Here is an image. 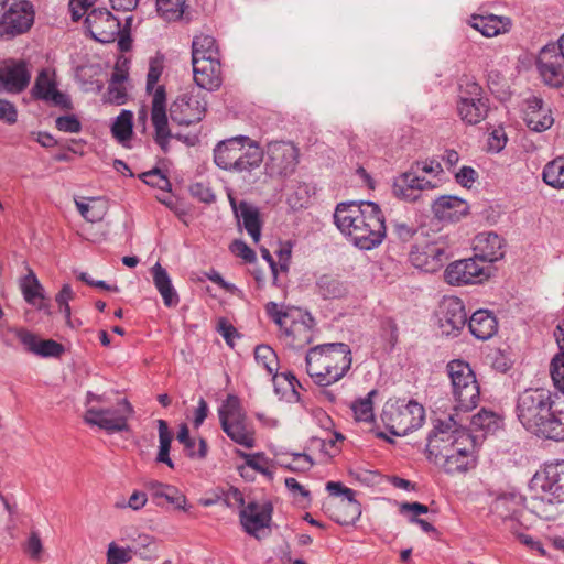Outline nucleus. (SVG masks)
<instances>
[{
    "instance_id": "obj_41",
    "label": "nucleus",
    "mask_w": 564,
    "mask_h": 564,
    "mask_svg": "<svg viewBox=\"0 0 564 564\" xmlns=\"http://www.w3.org/2000/svg\"><path fill=\"white\" fill-rule=\"evenodd\" d=\"M159 430V452L156 455V462L167 465L170 468H174V463L170 457L171 443L173 434L169 429L167 422L164 420H158Z\"/></svg>"
},
{
    "instance_id": "obj_42",
    "label": "nucleus",
    "mask_w": 564,
    "mask_h": 564,
    "mask_svg": "<svg viewBox=\"0 0 564 564\" xmlns=\"http://www.w3.org/2000/svg\"><path fill=\"white\" fill-rule=\"evenodd\" d=\"M176 438L181 444L184 445L188 457L199 459L206 457L207 442L205 441V438L200 437L198 441V449L196 451V441L189 436V430L185 423L181 424Z\"/></svg>"
},
{
    "instance_id": "obj_9",
    "label": "nucleus",
    "mask_w": 564,
    "mask_h": 564,
    "mask_svg": "<svg viewBox=\"0 0 564 564\" xmlns=\"http://www.w3.org/2000/svg\"><path fill=\"white\" fill-rule=\"evenodd\" d=\"M536 68L545 85L554 88L564 85V33L556 43L546 44L540 51Z\"/></svg>"
},
{
    "instance_id": "obj_14",
    "label": "nucleus",
    "mask_w": 564,
    "mask_h": 564,
    "mask_svg": "<svg viewBox=\"0 0 564 564\" xmlns=\"http://www.w3.org/2000/svg\"><path fill=\"white\" fill-rule=\"evenodd\" d=\"M34 15L30 1L12 2L0 19V40H10L29 31L34 23Z\"/></svg>"
},
{
    "instance_id": "obj_2",
    "label": "nucleus",
    "mask_w": 564,
    "mask_h": 564,
    "mask_svg": "<svg viewBox=\"0 0 564 564\" xmlns=\"http://www.w3.org/2000/svg\"><path fill=\"white\" fill-rule=\"evenodd\" d=\"M337 228L359 249L371 250L386 237L384 216L373 202H348L337 205L334 213Z\"/></svg>"
},
{
    "instance_id": "obj_59",
    "label": "nucleus",
    "mask_w": 564,
    "mask_h": 564,
    "mask_svg": "<svg viewBox=\"0 0 564 564\" xmlns=\"http://www.w3.org/2000/svg\"><path fill=\"white\" fill-rule=\"evenodd\" d=\"M230 251L237 257L242 258L246 262L256 261V252L242 240H234L229 247Z\"/></svg>"
},
{
    "instance_id": "obj_31",
    "label": "nucleus",
    "mask_w": 564,
    "mask_h": 564,
    "mask_svg": "<svg viewBox=\"0 0 564 564\" xmlns=\"http://www.w3.org/2000/svg\"><path fill=\"white\" fill-rule=\"evenodd\" d=\"M144 487L150 492L156 506H163L162 500H164L175 509L185 510L186 497L175 486L150 480L144 484Z\"/></svg>"
},
{
    "instance_id": "obj_56",
    "label": "nucleus",
    "mask_w": 564,
    "mask_h": 564,
    "mask_svg": "<svg viewBox=\"0 0 564 564\" xmlns=\"http://www.w3.org/2000/svg\"><path fill=\"white\" fill-rule=\"evenodd\" d=\"M189 193L193 197L205 204L214 203L216 198L212 188L207 184L200 182L192 184L189 186Z\"/></svg>"
},
{
    "instance_id": "obj_30",
    "label": "nucleus",
    "mask_w": 564,
    "mask_h": 564,
    "mask_svg": "<svg viewBox=\"0 0 564 564\" xmlns=\"http://www.w3.org/2000/svg\"><path fill=\"white\" fill-rule=\"evenodd\" d=\"M523 120L527 127L534 132H543L550 129L554 122L550 109L543 107V100L532 97L527 101Z\"/></svg>"
},
{
    "instance_id": "obj_17",
    "label": "nucleus",
    "mask_w": 564,
    "mask_h": 564,
    "mask_svg": "<svg viewBox=\"0 0 564 564\" xmlns=\"http://www.w3.org/2000/svg\"><path fill=\"white\" fill-rule=\"evenodd\" d=\"M433 188L435 185L425 177H420L414 166L398 176L392 186L394 196L411 203L425 200L427 194L424 192Z\"/></svg>"
},
{
    "instance_id": "obj_58",
    "label": "nucleus",
    "mask_w": 564,
    "mask_h": 564,
    "mask_svg": "<svg viewBox=\"0 0 564 564\" xmlns=\"http://www.w3.org/2000/svg\"><path fill=\"white\" fill-rule=\"evenodd\" d=\"M55 126L59 131L68 133H78L82 130V123L75 115L58 117Z\"/></svg>"
},
{
    "instance_id": "obj_29",
    "label": "nucleus",
    "mask_w": 564,
    "mask_h": 564,
    "mask_svg": "<svg viewBox=\"0 0 564 564\" xmlns=\"http://www.w3.org/2000/svg\"><path fill=\"white\" fill-rule=\"evenodd\" d=\"M434 216L443 221H457L469 212L468 204L453 195H443L432 202Z\"/></svg>"
},
{
    "instance_id": "obj_4",
    "label": "nucleus",
    "mask_w": 564,
    "mask_h": 564,
    "mask_svg": "<svg viewBox=\"0 0 564 564\" xmlns=\"http://www.w3.org/2000/svg\"><path fill=\"white\" fill-rule=\"evenodd\" d=\"M263 158L259 143L246 135L223 140L214 149V162L225 171L251 173L260 167Z\"/></svg>"
},
{
    "instance_id": "obj_20",
    "label": "nucleus",
    "mask_w": 564,
    "mask_h": 564,
    "mask_svg": "<svg viewBox=\"0 0 564 564\" xmlns=\"http://www.w3.org/2000/svg\"><path fill=\"white\" fill-rule=\"evenodd\" d=\"M272 505L265 502L259 505L256 501L249 502L246 507L240 510L239 518L243 530L258 538V532L261 529L269 528L272 519Z\"/></svg>"
},
{
    "instance_id": "obj_13",
    "label": "nucleus",
    "mask_w": 564,
    "mask_h": 564,
    "mask_svg": "<svg viewBox=\"0 0 564 564\" xmlns=\"http://www.w3.org/2000/svg\"><path fill=\"white\" fill-rule=\"evenodd\" d=\"M451 252L443 240L416 242L412 246L409 260L417 269L424 272L438 271L449 258Z\"/></svg>"
},
{
    "instance_id": "obj_50",
    "label": "nucleus",
    "mask_w": 564,
    "mask_h": 564,
    "mask_svg": "<svg viewBox=\"0 0 564 564\" xmlns=\"http://www.w3.org/2000/svg\"><path fill=\"white\" fill-rule=\"evenodd\" d=\"M186 0H156L158 12L166 20H177L184 12Z\"/></svg>"
},
{
    "instance_id": "obj_22",
    "label": "nucleus",
    "mask_w": 564,
    "mask_h": 564,
    "mask_svg": "<svg viewBox=\"0 0 564 564\" xmlns=\"http://www.w3.org/2000/svg\"><path fill=\"white\" fill-rule=\"evenodd\" d=\"M31 94L34 99L51 102L66 110L73 108L69 97L57 89L55 80L50 77L46 69L39 73Z\"/></svg>"
},
{
    "instance_id": "obj_1",
    "label": "nucleus",
    "mask_w": 564,
    "mask_h": 564,
    "mask_svg": "<svg viewBox=\"0 0 564 564\" xmlns=\"http://www.w3.org/2000/svg\"><path fill=\"white\" fill-rule=\"evenodd\" d=\"M560 351L552 358L550 372L554 387L564 397V321L555 330ZM516 413L530 433L556 442L564 441V399L545 388H529L517 399Z\"/></svg>"
},
{
    "instance_id": "obj_11",
    "label": "nucleus",
    "mask_w": 564,
    "mask_h": 564,
    "mask_svg": "<svg viewBox=\"0 0 564 564\" xmlns=\"http://www.w3.org/2000/svg\"><path fill=\"white\" fill-rule=\"evenodd\" d=\"M133 414V408L127 399L118 403L117 409L89 408L84 421L89 425H96L107 433L123 432L129 430L128 419Z\"/></svg>"
},
{
    "instance_id": "obj_27",
    "label": "nucleus",
    "mask_w": 564,
    "mask_h": 564,
    "mask_svg": "<svg viewBox=\"0 0 564 564\" xmlns=\"http://www.w3.org/2000/svg\"><path fill=\"white\" fill-rule=\"evenodd\" d=\"M442 316L440 324L446 334L460 330L467 322V313L463 301L452 296L442 303Z\"/></svg>"
},
{
    "instance_id": "obj_8",
    "label": "nucleus",
    "mask_w": 564,
    "mask_h": 564,
    "mask_svg": "<svg viewBox=\"0 0 564 564\" xmlns=\"http://www.w3.org/2000/svg\"><path fill=\"white\" fill-rule=\"evenodd\" d=\"M458 411L448 415L446 420H436L433 430L427 436L426 454L427 458L435 464H440V456L443 451L452 446V441L458 438L465 433H469L465 427V421Z\"/></svg>"
},
{
    "instance_id": "obj_61",
    "label": "nucleus",
    "mask_w": 564,
    "mask_h": 564,
    "mask_svg": "<svg viewBox=\"0 0 564 564\" xmlns=\"http://www.w3.org/2000/svg\"><path fill=\"white\" fill-rule=\"evenodd\" d=\"M106 100L115 105H123L127 101V91L123 85L109 84L106 94Z\"/></svg>"
},
{
    "instance_id": "obj_6",
    "label": "nucleus",
    "mask_w": 564,
    "mask_h": 564,
    "mask_svg": "<svg viewBox=\"0 0 564 564\" xmlns=\"http://www.w3.org/2000/svg\"><path fill=\"white\" fill-rule=\"evenodd\" d=\"M381 420L392 435L404 436L422 426L425 420V410L414 400L406 403L402 400L387 402L381 413Z\"/></svg>"
},
{
    "instance_id": "obj_7",
    "label": "nucleus",
    "mask_w": 564,
    "mask_h": 564,
    "mask_svg": "<svg viewBox=\"0 0 564 564\" xmlns=\"http://www.w3.org/2000/svg\"><path fill=\"white\" fill-rule=\"evenodd\" d=\"M498 259L499 252H482L454 261L447 265L444 279L451 285L481 283L490 276L489 264Z\"/></svg>"
},
{
    "instance_id": "obj_49",
    "label": "nucleus",
    "mask_w": 564,
    "mask_h": 564,
    "mask_svg": "<svg viewBox=\"0 0 564 564\" xmlns=\"http://www.w3.org/2000/svg\"><path fill=\"white\" fill-rule=\"evenodd\" d=\"M378 393L376 389L371 390L365 398H360L352 402L351 410L355 419L362 422L373 421V402L372 398Z\"/></svg>"
},
{
    "instance_id": "obj_64",
    "label": "nucleus",
    "mask_w": 564,
    "mask_h": 564,
    "mask_svg": "<svg viewBox=\"0 0 564 564\" xmlns=\"http://www.w3.org/2000/svg\"><path fill=\"white\" fill-rule=\"evenodd\" d=\"M477 177V172L470 166H463L455 175L456 182L464 187H470Z\"/></svg>"
},
{
    "instance_id": "obj_24",
    "label": "nucleus",
    "mask_w": 564,
    "mask_h": 564,
    "mask_svg": "<svg viewBox=\"0 0 564 564\" xmlns=\"http://www.w3.org/2000/svg\"><path fill=\"white\" fill-rule=\"evenodd\" d=\"M11 332L25 347V349L41 357H59L64 346L53 339H39V337L23 327L12 328Z\"/></svg>"
},
{
    "instance_id": "obj_47",
    "label": "nucleus",
    "mask_w": 564,
    "mask_h": 564,
    "mask_svg": "<svg viewBox=\"0 0 564 564\" xmlns=\"http://www.w3.org/2000/svg\"><path fill=\"white\" fill-rule=\"evenodd\" d=\"M133 113L130 110H121L120 115L116 118L111 132L112 135L119 141L124 142L132 135V123Z\"/></svg>"
},
{
    "instance_id": "obj_55",
    "label": "nucleus",
    "mask_w": 564,
    "mask_h": 564,
    "mask_svg": "<svg viewBox=\"0 0 564 564\" xmlns=\"http://www.w3.org/2000/svg\"><path fill=\"white\" fill-rule=\"evenodd\" d=\"M531 511L544 520L553 519L555 513L554 505L551 501L545 502L543 498L532 499Z\"/></svg>"
},
{
    "instance_id": "obj_12",
    "label": "nucleus",
    "mask_w": 564,
    "mask_h": 564,
    "mask_svg": "<svg viewBox=\"0 0 564 564\" xmlns=\"http://www.w3.org/2000/svg\"><path fill=\"white\" fill-rule=\"evenodd\" d=\"M265 171L273 176L292 174L299 163V149L290 141H271L265 149Z\"/></svg>"
},
{
    "instance_id": "obj_62",
    "label": "nucleus",
    "mask_w": 564,
    "mask_h": 564,
    "mask_svg": "<svg viewBox=\"0 0 564 564\" xmlns=\"http://www.w3.org/2000/svg\"><path fill=\"white\" fill-rule=\"evenodd\" d=\"M267 314L274 321L276 325H279L280 329L288 324L291 319L290 314L279 310L278 304L275 302H269L265 305Z\"/></svg>"
},
{
    "instance_id": "obj_43",
    "label": "nucleus",
    "mask_w": 564,
    "mask_h": 564,
    "mask_svg": "<svg viewBox=\"0 0 564 564\" xmlns=\"http://www.w3.org/2000/svg\"><path fill=\"white\" fill-rule=\"evenodd\" d=\"M545 184L553 188H564V156H557L546 163L542 172Z\"/></svg>"
},
{
    "instance_id": "obj_28",
    "label": "nucleus",
    "mask_w": 564,
    "mask_h": 564,
    "mask_svg": "<svg viewBox=\"0 0 564 564\" xmlns=\"http://www.w3.org/2000/svg\"><path fill=\"white\" fill-rule=\"evenodd\" d=\"M228 198L236 218L242 219L246 231L252 238L253 242L258 243L261 238L262 228L259 209L246 200H241L237 204L235 197L231 195H229Z\"/></svg>"
},
{
    "instance_id": "obj_52",
    "label": "nucleus",
    "mask_w": 564,
    "mask_h": 564,
    "mask_svg": "<svg viewBox=\"0 0 564 564\" xmlns=\"http://www.w3.org/2000/svg\"><path fill=\"white\" fill-rule=\"evenodd\" d=\"M219 421L221 422L223 417H226L227 421L240 420L245 419L240 409V401L238 397L234 394H229L224 402V404L218 410Z\"/></svg>"
},
{
    "instance_id": "obj_40",
    "label": "nucleus",
    "mask_w": 564,
    "mask_h": 564,
    "mask_svg": "<svg viewBox=\"0 0 564 564\" xmlns=\"http://www.w3.org/2000/svg\"><path fill=\"white\" fill-rule=\"evenodd\" d=\"M315 285L323 299H339L347 293L346 284L333 274H322Z\"/></svg>"
},
{
    "instance_id": "obj_25",
    "label": "nucleus",
    "mask_w": 564,
    "mask_h": 564,
    "mask_svg": "<svg viewBox=\"0 0 564 564\" xmlns=\"http://www.w3.org/2000/svg\"><path fill=\"white\" fill-rule=\"evenodd\" d=\"M194 82L199 90H217L223 83L221 66L219 59L192 61Z\"/></svg>"
},
{
    "instance_id": "obj_3",
    "label": "nucleus",
    "mask_w": 564,
    "mask_h": 564,
    "mask_svg": "<svg viewBox=\"0 0 564 564\" xmlns=\"http://www.w3.org/2000/svg\"><path fill=\"white\" fill-rule=\"evenodd\" d=\"M306 372L313 382L327 388L343 379L351 368L352 354L345 343H326L310 348Z\"/></svg>"
},
{
    "instance_id": "obj_23",
    "label": "nucleus",
    "mask_w": 564,
    "mask_h": 564,
    "mask_svg": "<svg viewBox=\"0 0 564 564\" xmlns=\"http://www.w3.org/2000/svg\"><path fill=\"white\" fill-rule=\"evenodd\" d=\"M533 481L557 502H564V460L545 465L542 473L534 475Z\"/></svg>"
},
{
    "instance_id": "obj_46",
    "label": "nucleus",
    "mask_w": 564,
    "mask_h": 564,
    "mask_svg": "<svg viewBox=\"0 0 564 564\" xmlns=\"http://www.w3.org/2000/svg\"><path fill=\"white\" fill-rule=\"evenodd\" d=\"M80 215L90 223L99 221L106 214V205L99 198H89L88 203L75 200Z\"/></svg>"
},
{
    "instance_id": "obj_18",
    "label": "nucleus",
    "mask_w": 564,
    "mask_h": 564,
    "mask_svg": "<svg viewBox=\"0 0 564 564\" xmlns=\"http://www.w3.org/2000/svg\"><path fill=\"white\" fill-rule=\"evenodd\" d=\"M151 121L154 127V141L164 153L169 152V140L173 138L166 116V93L164 86H158L153 94Z\"/></svg>"
},
{
    "instance_id": "obj_37",
    "label": "nucleus",
    "mask_w": 564,
    "mask_h": 564,
    "mask_svg": "<svg viewBox=\"0 0 564 564\" xmlns=\"http://www.w3.org/2000/svg\"><path fill=\"white\" fill-rule=\"evenodd\" d=\"M220 425L232 442L246 448H252L254 446L253 433L247 429L245 419L227 421L226 417L221 416Z\"/></svg>"
},
{
    "instance_id": "obj_53",
    "label": "nucleus",
    "mask_w": 564,
    "mask_h": 564,
    "mask_svg": "<svg viewBox=\"0 0 564 564\" xmlns=\"http://www.w3.org/2000/svg\"><path fill=\"white\" fill-rule=\"evenodd\" d=\"M139 177L148 185L152 187H156L162 191H169L171 187V183L166 175L162 173V171L158 167L143 172L139 175Z\"/></svg>"
},
{
    "instance_id": "obj_10",
    "label": "nucleus",
    "mask_w": 564,
    "mask_h": 564,
    "mask_svg": "<svg viewBox=\"0 0 564 564\" xmlns=\"http://www.w3.org/2000/svg\"><path fill=\"white\" fill-rule=\"evenodd\" d=\"M479 444L478 435L470 433H465L452 441V446L447 451H443L440 456L444 470L447 474L466 471L475 462V452Z\"/></svg>"
},
{
    "instance_id": "obj_45",
    "label": "nucleus",
    "mask_w": 564,
    "mask_h": 564,
    "mask_svg": "<svg viewBox=\"0 0 564 564\" xmlns=\"http://www.w3.org/2000/svg\"><path fill=\"white\" fill-rule=\"evenodd\" d=\"M20 288L26 303L35 305L36 299H44L43 286L32 269L21 279Z\"/></svg>"
},
{
    "instance_id": "obj_60",
    "label": "nucleus",
    "mask_w": 564,
    "mask_h": 564,
    "mask_svg": "<svg viewBox=\"0 0 564 564\" xmlns=\"http://www.w3.org/2000/svg\"><path fill=\"white\" fill-rule=\"evenodd\" d=\"M24 552L34 561H40L43 552V544L40 535L32 532L24 545Z\"/></svg>"
},
{
    "instance_id": "obj_5",
    "label": "nucleus",
    "mask_w": 564,
    "mask_h": 564,
    "mask_svg": "<svg viewBox=\"0 0 564 564\" xmlns=\"http://www.w3.org/2000/svg\"><path fill=\"white\" fill-rule=\"evenodd\" d=\"M447 372L452 383V392L456 405L454 411L469 412L476 408L480 389L476 380V376L469 364L455 359L447 364Z\"/></svg>"
},
{
    "instance_id": "obj_21",
    "label": "nucleus",
    "mask_w": 564,
    "mask_h": 564,
    "mask_svg": "<svg viewBox=\"0 0 564 564\" xmlns=\"http://www.w3.org/2000/svg\"><path fill=\"white\" fill-rule=\"evenodd\" d=\"M492 510L509 530H514L524 511V498L517 492L502 494L494 501Z\"/></svg>"
},
{
    "instance_id": "obj_48",
    "label": "nucleus",
    "mask_w": 564,
    "mask_h": 564,
    "mask_svg": "<svg viewBox=\"0 0 564 564\" xmlns=\"http://www.w3.org/2000/svg\"><path fill=\"white\" fill-rule=\"evenodd\" d=\"M254 359L269 375L276 377L279 359L275 351L268 345H258L254 349Z\"/></svg>"
},
{
    "instance_id": "obj_36",
    "label": "nucleus",
    "mask_w": 564,
    "mask_h": 564,
    "mask_svg": "<svg viewBox=\"0 0 564 564\" xmlns=\"http://www.w3.org/2000/svg\"><path fill=\"white\" fill-rule=\"evenodd\" d=\"M510 20L498 15H475L473 17L471 26L487 37L496 36L500 33L508 32L510 29Z\"/></svg>"
},
{
    "instance_id": "obj_26",
    "label": "nucleus",
    "mask_w": 564,
    "mask_h": 564,
    "mask_svg": "<svg viewBox=\"0 0 564 564\" xmlns=\"http://www.w3.org/2000/svg\"><path fill=\"white\" fill-rule=\"evenodd\" d=\"M313 318L310 316L308 322L301 319H290L282 327L280 337L285 345L293 349H301L313 340Z\"/></svg>"
},
{
    "instance_id": "obj_39",
    "label": "nucleus",
    "mask_w": 564,
    "mask_h": 564,
    "mask_svg": "<svg viewBox=\"0 0 564 564\" xmlns=\"http://www.w3.org/2000/svg\"><path fill=\"white\" fill-rule=\"evenodd\" d=\"M500 417L491 410L481 409L470 419V427L467 431L474 435L476 432H482V437L499 427Z\"/></svg>"
},
{
    "instance_id": "obj_38",
    "label": "nucleus",
    "mask_w": 564,
    "mask_h": 564,
    "mask_svg": "<svg viewBox=\"0 0 564 564\" xmlns=\"http://www.w3.org/2000/svg\"><path fill=\"white\" fill-rule=\"evenodd\" d=\"M219 59L216 40L212 35L199 34L192 42V61Z\"/></svg>"
},
{
    "instance_id": "obj_57",
    "label": "nucleus",
    "mask_w": 564,
    "mask_h": 564,
    "mask_svg": "<svg viewBox=\"0 0 564 564\" xmlns=\"http://www.w3.org/2000/svg\"><path fill=\"white\" fill-rule=\"evenodd\" d=\"M292 455L293 463L285 465V468L289 470L294 473H304L313 467L314 462L310 455L305 453H294Z\"/></svg>"
},
{
    "instance_id": "obj_63",
    "label": "nucleus",
    "mask_w": 564,
    "mask_h": 564,
    "mask_svg": "<svg viewBox=\"0 0 564 564\" xmlns=\"http://www.w3.org/2000/svg\"><path fill=\"white\" fill-rule=\"evenodd\" d=\"M519 541L530 547L531 550H535L540 555L545 556L546 552L540 541L534 540L532 536L524 534L519 531V525L514 527V530H510Z\"/></svg>"
},
{
    "instance_id": "obj_19",
    "label": "nucleus",
    "mask_w": 564,
    "mask_h": 564,
    "mask_svg": "<svg viewBox=\"0 0 564 564\" xmlns=\"http://www.w3.org/2000/svg\"><path fill=\"white\" fill-rule=\"evenodd\" d=\"M31 72L24 59H10L0 67V93L20 94L30 84Z\"/></svg>"
},
{
    "instance_id": "obj_33",
    "label": "nucleus",
    "mask_w": 564,
    "mask_h": 564,
    "mask_svg": "<svg viewBox=\"0 0 564 564\" xmlns=\"http://www.w3.org/2000/svg\"><path fill=\"white\" fill-rule=\"evenodd\" d=\"M470 333L480 340L490 339L498 330V321L488 310L476 311L468 321Z\"/></svg>"
},
{
    "instance_id": "obj_54",
    "label": "nucleus",
    "mask_w": 564,
    "mask_h": 564,
    "mask_svg": "<svg viewBox=\"0 0 564 564\" xmlns=\"http://www.w3.org/2000/svg\"><path fill=\"white\" fill-rule=\"evenodd\" d=\"M502 240L497 234H488L485 238L479 237L475 250L482 252H499V259L502 258L503 252L501 251Z\"/></svg>"
},
{
    "instance_id": "obj_32",
    "label": "nucleus",
    "mask_w": 564,
    "mask_h": 564,
    "mask_svg": "<svg viewBox=\"0 0 564 564\" xmlns=\"http://www.w3.org/2000/svg\"><path fill=\"white\" fill-rule=\"evenodd\" d=\"M457 113L466 124L475 126L484 121L489 112V98L457 100Z\"/></svg>"
},
{
    "instance_id": "obj_15",
    "label": "nucleus",
    "mask_w": 564,
    "mask_h": 564,
    "mask_svg": "<svg viewBox=\"0 0 564 564\" xmlns=\"http://www.w3.org/2000/svg\"><path fill=\"white\" fill-rule=\"evenodd\" d=\"M207 108L206 94L202 90L183 94L171 105V119L181 126L199 122Z\"/></svg>"
},
{
    "instance_id": "obj_34",
    "label": "nucleus",
    "mask_w": 564,
    "mask_h": 564,
    "mask_svg": "<svg viewBox=\"0 0 564 564\" xmlns=\"http://www.w3.org/2000/svg\"><path fill=\"white\" fill-rule=\"evenodd\" d=\"M153 282L161 294L164 305L174 307L178 304L180 297L172 285L167 271L158 262L152 268Z\"/></svg>"
},
{
    "instance_id": "obj_35",
    "label": "nucleus",
    "mask_w": 564,
    "mask_h": 564,
    "mask_svg": "<svg viewBox=\"0 0 564 564\" xmlns=\"http://www.w3.org/2000/svg\"><path fill=\"white\" fill-rule=\"evenodd\" d=\"M361 516V505L354 498L340 499L336 502L330 512V518L341 524H354Z\"/></svg>"
},
{
    "instance_id": "obj_16",
    "label": "nucleus",
    "mask_w": 564,
    "mask_h": 564,
    "mask_svg": "<svg viewBox=\"0 0 564 564\" xmlns=\"http://www.w3.org/2000/svg\"><path fill=\"white\" fill-rule=\"evenodd\" d=\"M85 25L91 37L100 43H112L121 33L120 21L106 8L90 10Z\"/></svg>"
},
{
    "instance_id": "obj_44",
    "label": "nucleus",
    "mask_w": 564,
    "mask_h": 564,
    "mask_svg": "<svg viewBox=\"0 0 564 564\" xmlns=\"http://www.w3.org/2000/svg\"><path fill=\"white\" fill-rule=\"evenodd\" d=\"M133 555H139L142 558L147 557L138 545L120 547L111 542L107 550V564H126L132 560Z\"/></svg>"
},
{
    "instance_id": "obj_51",
    "label": "nucleus",
    "mask_w": 564,
    "mask_h": 564,
    "mask_svg": "<svg viewBox=\"0 0 564 564\" xmlns=\"http://www.w3.org/2000/svg\"><path fill=\"white\" fill-rule=\"evenodd\" d=\"M458 90V100L487 98L484 96L482 87L468 77L460 79Z\"/></svg>"
}]
</instances>
